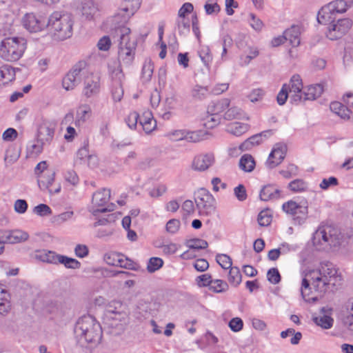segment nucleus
<instances>
[{"mask_svg":"<svg viewBox=\"0 0 353 353\" xmlns=\"http://www.w3.org/2000/svg\"><path fill=\"white\" fill-rule=\"evenodd\" d=\"M98 11L97 7L92 0L82 1L81 12L87 20H92Z\"/></svg>","mask_w":353,"mask_h":353,"instance_id":"obj_28","label":"nucleus"},{"mask_svg":"<svg viewBox=\"0 0 353 353\" xmlns=\"http://www.w3.org/2000/svg\"><path fill=\"white\" fill-rule=\"evenodd\" d=\"M330 110L342 119H348L350 117L348 108L340 102H332L330 103Z\"/></svg>","mask_w":353,"mask_h":353,"instance_id":"obj_36","label":"nucleus"},{"mask_svg":"<svg viewBox=\"0 0 353 353\" xmlns=\"http://www.w3.org/2000/svg\"><path fill=\"white\" fill-rule=\"evenodd\" d=\"M221 122V117L219 115L210 113L204 119V126L206 128L212 129L218 125Z\"/></svg>","mask_w":353,"mask_h":353,"instance_id":"obj_50","label":"nucleus"},{"mask_svg":"<svg viewBox=\"0 0 353 353\" xmlns=\"http://www.w3.org/2000/svg\"><path fill=\"white\" fill-rule=\"evenodd\" d=\"M142 0H124L120 12L124 21L129 19L139 9Z\"/></svg>","mask_w":353,"mask_h":353,"instance_id":"obj_21","label":"nucleus"},{"mask_svg":"<svg viewBox=\"0 0 353 353\" xmlns=\"http://www.w3.org/2000/svg\"><path fill=\"white\" fill-rule=\"evenodd\" d=\"M88 73L86 63L79 61L63 77L62 80L63 88L68 91L73 90L81 83L83 77L85 79Z\"/></svg>","mask_w":353,"mask_h":353,"instance_id":"obj_7","label":"nucleus"},{"mask_svg":"<svg viewBox=\"0 0 353 353\" xmlns=\"http://www.w3.org/2000/svg\"><path fill=\"white\" fill-rule=\"evenodd\" d=\"M259 196L260 199L265 201L278 199L281 196V191L273 185H266L261 189Z\"/></svg>","mask_w":353,"mask_h":353,"instance_id":"obj_24","label":"nucleus"},{"mask_svg":"<svg viewBox=\"0 0 353 353\" xmlns=\"http://www.w3.org/2000/svg\"><path fill=\"white\" fill-rule=\"evenodd\" d=\"M110 198V190L103 188L94 192L92 199V206L90 212L94 216L99 212H111L114 210V205L108 203Z\"/></svg>","mask_w":353,"mask_h":353,"instance_id":"obj_9","label":"nucleus"},{"mask_svg":"<svg viewBox=\"0 0 353 353\" xmlns=\"http://www.w3.org/2000/svg\"><path fill=\"white\" fill-rule=\"evenodd\" d=\"M353 5L352 0H335L332 1L326 6L322 7L319 11L317 20L319 23L325 24L331 19V14L333 13H344L349 8Z\"/></svg>","mask_w":353,"mask_h":353,"instance_id":"obj_6","label":"nucleus"},{"mask_svg":"<svg viewBox=\"0 0 353 353\" xmlns=\"http://www.w3.org/2000/svg\"><path fill=\"white\" fill-rule=\"evenodd\" d=\"M323 92V85L321 84L312 85L305 88L303 92L302 101L314 100L319 97Z\"/></svg>","mask_w":353,"mask_h":353,"instance_id":"obj_25","label":"nucleus"},{"mask_svg":"<svg viewBox=\"0 0 353 353\" xmlns=\"http://www.w3.org/2000/svg\"><path fill=\"white\" fill-rule=\"evenodd\" d=\"M131 45V48H119L118 58L119 63L122 62L126 65H130L133 62L137 47L136 44L132 43Z\"/></svg>","mask_w":353,"mask_h":353,"instance_id":"obj_22","label":"nucleus"},{"mask_svg":"<svg viewBox=\"0 0 353 353\" xmlns=\"http://www.w3.org/2000/svg\"><path fill=\"white\" fill-rule=\"evenodd\" d=\"M234 193L236 199L240 201H243L247 199V192L243 185L240 184L234 189Z\"/></svg>","mask_w":353,"mask_h":353,"instance_id":"obj_62","label":"nucleus"},{"mask_svg":"<svg viewBox=\"0 0 353 353\" xmlns=\"http://www.w3.org/2000/svg\"><path fill=\"white\" fill-rule=\"evenodd\" d=\"M61 254H57L52 251H44L39 255V259L48 263L58 264L59 263Z\"/></svg>","mask_w":353,"mask_h":353,"instance_id":"obj_40","label":"nucleus"},{"mask_svg":"<svg viewBox=\"0 0 353 353\" xmlns=\"http://www.w3.org/2000/svg\"><path fill=\"white\" fill-rule=\"evenodd\" d=\"M139 119H140V118L138 113L133 112L129 114L125 119V122L130 128L134 129L136 128Z\"/></svg>","mask_w":353,"mask_h":353,"instance_id":"obj_64","label":"nucleus"},{"mask_svg":"<svg viewBox=\"0 0 353 353\" xmlns=\"http://www.w3.org/2000/svg\"><path fill=\"white\" fill-rule=\"evenodd\" d=\"M288 92L290 94V99L294 103L302 101L303 99V83L298 74L292 77L289 83H287Z\"/></svg>","mask_w":353,"mask_h":353,"instance_id":"obj_18","label":"nucleus"},{"mask_svg":"<svg viewBox=\"0 0 353 353\" xmlns=\"http://www.w3.org/2000/svg\"><path fill=\"white\" fill-rule=\"evenodd\" d=\"M100 92V77L93 73H88L84 79L83 94L86 98L97 95Z\"/></svg>","mask_w":353,"mask_h":353,"instance_id":"obj_16","label":"nucleus"},{"mask_svg":"<svg viewBox=\"0 0 353 353\" xmlns=\"http://www.w3.org/2000/svg\"><path fill=\"white\" fill-rule=\"evenodd\" d=\"M112 36L114 42L118 43V48L132 47L134 43L137 46V39L131 36V30L126 26H119L114 30Z\"/></svg>","mask_w":353,"mask_h":353,"instance_id":"obj_14","label":"nucleus"},{"mask_svg":"<svg viewBox=\"0 0 353 353\" xmlns=\"http://www.w3.org/2000/svg\"><path fill=\"white\" fill-rule=\"evenodd\" d=\"M228 281L235 287L240 284L241 281V274L239 268H230L228 274Z\"/></svg>","mask_w":353,"mask_h":353,"instance_id":"obj_41","label":"nucleus"},{"mask_svg":"<svg viewBox=\"0 0 353 353\" xmlns=\"http://www.w3.org/2000/svg\"><path fill=\"white\" fill-rule=\"evenodd\" d=\"M239 168L245 172H252L256 165L255 161L251 154H245L239 160Z\"/></svg>","mask_w":353,"mask_h":353,"instance_id":"obj_33","label":"nucleus"},{"mask_svg":"<svg viewBox=\"0 0 353 353\" xmlns=\"http://www.w3.org/2000/svg\"><path fill=\"white\" fill-rule=\"evenodd\" d=\"M199 57L205 66L209 67L212 60V56L208 47H203L199 52Z\"/></svg>","mask_w":353,"mask_h":353,"instance_id":"obj_52","label":"nucleus"},{"mask_svg":"<svg viewBox=\"0 0 353 353\" xmlns=\"http://www.w3.org/2000/svg\"><path fill=\"white\" fill-rule=\"evenodd\" d=\"M140 124L143 130L147 133H150L156 128V121L153 119L151 112H145L139 119Z\"/></svg>","mask_w":353,"mask_h":353,"instance_id":"obj_32","label":"nucleus"},{"mask_svg":"<svg viewBox=\"0 0 353 353\" xmlns=\"http://www.w3.org/2000/svg\"><path fill=\"white\" fill-rule=\"evenodd\" d=\"M191 97L195 101H202L206 99L210 94L207 86L195 85L191 90Z\"/></svg>","mask_w":353,"mask_h":353,"instance_id":"obj_31","label":"nucleus"},{"mask_svg":"<svg viewBox=\"0 0 353 353\" xmlns=\"http://www.w3.org/2000/svg\"><path fill=\"white\" fill-rule=\"evenodd\" d=\"M181 223L179 219H172L166 224V231L171 234L176 233L180 228Z\"/></svg>","mask_w":353,"mask_h":353,"instance_id":"obj_60","label":"nucleus"},{"mask_svg":"<svg viewBox=\"0 0 353 353\" xmlns=\"http://www.w3.org/2000/svg\"><path fill=\"white\" fill-rule=\"evenodd\" d=\"M33 212L39 216H45L52 214L51 208L46 204H39L34 208Z\"/></svg>","mask_w":353,"mask_h":353,"instance_id":"obj_56","label":"nucleus"},{"mask_svg":"<svg viewBox=\"0 0 353 353\" xmlns=\"http://www.w3.org/2000/svg\"><path fill=\"white\" fill-rule=\"evenodd\" d=\"M288 88L287 86V83H285L283 85L280 92L276 97L277 103L280 105H284L288 97Z\"/></svg>","mask_w":353,"mask_h":353,"instance_id":"obj_59","label":"nucleus"},{"mask_svg":"<svg viewBox=\"0 0 353 353\" xmlns=\"http://www.w3.org/2000/svg\"><path fill=\"white\" fill-rule=\"evenodd\" d=\"M257 221L261 226H268L272 221V216L268 210H263L259 214Z\"/></svg>","mask_w":353,"mask_h":353,"instance_id":"obj_53","label":"nucleus"},{"mask_svg":"<svg viewBox=\"0 0 353 353\" xmlns=\"http://www.w3.org/2000/svg\"><path fill=\"white\" fill-rule=\"evenodd\" d=\"M128 316L123 310H119L118 313H113L112 307L105 313V322L111 329L110 332L114 335L121 334L127 324Z\"/></svg>","mask_w":353,"mask_h":353,"instance_id":"obj_10","label":"nucleus"},{"mask_svg":"<svg viewBox=\"0 0 353 353\" xmlns=\"http://www.w3.org/2000/svg\"><path fill=\"white\" fill-rule=\"evenodd\" d=\"M54 172H51L49 175H48L47 178H45L42 176H39L38 179V185L40 189L43 191L47 190L49 191L52 187V183L54 181Z\"/></svg>","mask_w":353,"mask_h":353,"instance_id":"obj_39","label":"nucleus"},{"mask_svg":"<svg viewBox=\"0 0 353 353\" xmlns=\"http://www.w3.org/2000/svg\"><path fill=\"white\" fill-rule=\"evenodd\" d=\"M306 276L312 280L313 288L320 292H325L330 285H339L341 280L338 270L330 262L321 263L319 270L310 271Z\"/></svg>","mask_w":353,"mask_h":353,"instance_id":"obj_2","label":"nucleus"},{"mask_svg":"<svg viewBox=\"0 0 353 353\" xmlns=\"http://www.w3.org/2000/svg\"><path fill=\"white\" fill-rule=\"evenodd\" d=\"M26 29L30 32H37L46 28V21L42 17H37L33 13L26 14L22 19Z\"/></svg>","mask_w":353,"mask_h":353,"instance_id":"obj_17","label":"nucleus"},{"mask_svg":"<svg viewBox=\"0 0 353 353\" xmlns=\"http://www.w3.org/2000/svg\"><path fill=\"white\" fill-rule=\"evenodd\" d=\"M341 234L339 229L333 225L325 224L319 226L313 234L314 245L336 247L340 245Z\"/></svg>","mask_w":353,"mask_h":353,"instance_id":"obj_5","label":"nucleus"},{"mask_svg":"<svg viewBox=\"0 0 353 353\" xmlns=\"http://www.w3.org/2000/svg\"><path fill=\"white\" fill-rule=\"evenodd\" d=\"M154 70V66L150 61H145L142 68L141 77L144 82L150 81Z\"/></svg>","mask_w":353,"mask_h":353,"instance_id":"obj_45","label":"nucleus"},{"mask_svg":"<svg viewBox=\"0 0 353 353\" xmlns=\"http://www.w3.org/2000/svg\"><path fill=\"white\" fill-rule=\"evenodd\" d=\"M288 188L293 192H302L307 190L308 185L303 179H297L290 182Z\"/></svg>","mask_w":353,"mask_h":353,"instance_id":"obj_37","label":"nucleus"},{"mask_svg":"<svg viewBox=\"0 0 353 353\" xmlns=\"http://www.w3.org/2000/svg\"><path fill=\"white\" fill-rule=\"evenodd\" d=\"M3 69V77L8 81H12L15 78L14 68L12 66L5 64L2 65Z\"/></svg>","mask_w":353,"mask_h":353,"instance_id":"obj_61","label":"nucleus"},{"mask_svg":"<svg viewBox=\"0 0 353 353\" xmlns=\"http://www.w3.org/2000/svg\"><path fill=\"white\" fill-rule=\"evenodd\" d=\"M187 246L192 250H203L208 248V243L203 239H193L188 241Z\"/></svg>","mask_w":353,"mask_h":353,"instance_id":"obj_47","label":"nucleus"},{"mask_svg":"<svg viewBox=\"0 0 353 353\" xmlns=\"http://www.w3.org/2000/svg\"><path fill=\"white\" fill-rule=\"evenodd\" d=\"M74 334L81 346L88 345L90 347L97 346L102 339V329L96 319L90 315L79 319L74 326Z\"/></svg>","mask_w":353,"mask_h":353,"instance_id":"obj_1","label":"nucleus"},{"mask_svg":"<svg viewBox=\"0 0 353 353\" xmlns=\"http://www.w3.org/2000/svg\"><path fill=\"white\" fill-rule=\"evenodd\" d=\"M90 154L88 146L84 145L77 151L76 161L79 162L80 164H85V161Z\"/></svg>","mask_w":353,"mask_h":353,"instance_id":"obj_54","label":"nucleus"},{"mask_svg":"<svg viewBox=\"0 0 353 353\" xmlns=\"http://www.w3.org/2000/svg\"><path fill=\"white\" fill-rule=\"evenodd\" d=\"M123 93L124 92L122 83H119L118 81H116V83H112L111 94L114 101H120L123 97Z\"/></svg>","mask_w":353,"mask_h":353,"instance_id":"obj_44","label":"nucleus"},{"mask_svg":"<svg viewBox=\"0 0 353 353\" xmlns=\"http://www.w3.org/2000/svg\"><path fill=\"white\" fill-rule=\"evenodd\" d=\"M26 40L23 37H7L0 43V57L7 61H18L26 49Z\"/></svg>","mask_w":353,"mask_h":353,"instance_id":"obj_4","label":"nucleus"},{"mask_svg":"<svg viewBox=\"0 0 353 353\" xmlns=\"http://www.w3.org/2000/svg\"><path fill=\"white\" fill-rule=\"evenodd\" d=\"M73 19L71 14L55 11L49 17L46 28L54 40L63 41L72 34Z\"/></svg>","mask_w":353,"mask_h":353,"instance_id":"obj_3","label":"nucleus"},{"mask_svg":"<svg viewBox=\"0 0 353 353\" xmlns=\"http://www.w3.org/2000/svg\"><path fill=\"white\" fill-rule=\"evenodd\" d=\"M243 322L241 319L235 317L229 322V327L233 332H237L243 329Z\"/></svg>","mask_w":353,"mask_h":353,"instance_id":"obj_63","label":"nucleus"},{"mask_svg":"<svg viewBox=\"0 0 353 353\" xmlns=\"http://www.w3.org/2000/svg\"><path fill=\"white\" fill-rule=\"evenodd\" d=\"M121 254L118 252H109L104 255V261L110 265L117 266V262L119 261Z\"/></svg>","mask_w":353,"mask_h":353,"instance_id":"obj_57","label":"nucleus"},{"mask_svg":"<svg viewBox=\"0 0 353 353\" xmlns=\"http://www.w3.org/2000/svg\"><path fill=\"white\" fill-rule=\"evenodd\" d=\"M352 26V21L349 18H343L333 21L328 27L327 37L330 40H336L348 32Z\"/></svg>","mask_w":353,"mask_h":353,"instance_id":"obj_12","label":"nucleus"},{"mask_svg":"<svg viewBox=\"0 0 353 353\" xmlns=\"http://www.w3.org/2000/svg\"><path fill=\"white\" fill-rule=\"evenodd\" d=\"M59 263L63 264L66 268L79 269L81 267V263L75 259L61 255Z\"/></svg>","mask_w":353,"mask_h":353,"instance_id":"obj_43","label":"nucleus"},{"mask_svg":"<svg viewBox=\"0 0 353 353\" xmlns=\"http://www.w3.org/2000/svg\"><path fill=\"white\" fill-rule=\"evenodd\" d=\"M332 308L328 306L323 307L318 316L313 317L314 322L323 329H330L332 327L334 319L331 317Z\"/></svg>","mask_w":353,"mask_h":353,"instance_id":"obj_20","label":"nucleus"},{"mask_svg":"<svg viewBox=\"0 0 353 353\" xmlns=\"http://www.w3.org/2000/svg\"><path fill=\"white\" fill-rule=\"evenodd\" d=\"M263 141L261 134H256L246 139L239 146V150L241 152L250 150L253 146L260 144Z\"/></svg>","mask_w":353,"mask_h":353,"instance_id":"obj_35","label":"nucleus"},{"mask_svg":"<svg viewBox=\"0 0 353 353\" xmlns=\"http://www.w3.org/2000/svg\"><path fill=\"white\" fill-rule=\"evenodd\" d=\"M249 130V125L241 122H232L226 125V132L236 137L245 133Z\"/></svg>","mask_w":353,"mask_h":353,"instance_id":"obj_26","label":"nucleus"},{"mask_svg":"<svg viewBox=\"0 0 353 353\" xmlns=\"http://www.w3.org/2000/svg\"><path fill=\"white\" fill-rule=\"evenodd\" d=\"M215 162L214 154L212 152L201 153L196 155L191 163L190 168L194 171L205 172Z\"/></svg>","mask_w":353,"mask_h":353,"instance_id":"obj_15","label":"nucleus"},{"mask_svg":"<svg viewBox=\"0 0 353 353\" xmlns=\"http://www.w3.org/2000/svg\"><path fill=\"white\" fill-rule=\"evenodd\" d=\"M290 335H293L290 339V343L292 345L298 344L302 337L301 333L299 332H295V330L293 328H288V330L281 332V337L283 339H285Z\"/></svg>","mask_w":353,"mask_h":353,"instance_id":"obj_42","label":"nucleus"},{"mask_svg":"<svg viewBox=\"0 0 353 353\" xmlns=\"http://www.w3.org/2000/svg\"><path fill=\"white\" fill-rule=\"evenodd\" d=\"M8 243H19L28 239V234L21 230H8Z\"/></svg>","mask_w":353,"mask_h":353,"instance_id":"obj_29","label":"nucleus"},{"mask_svg":"<svg viewBox=\"0 0 353 353\" xmlns=\"http://www.w3.org/2000/svg\"><path fill=\"white\" fill-rule=\"evenodd\" d=\"M284 212L292 216L295 223L302 224L307 217V206L300 205L293 201H289L283 204Z\"/></svg>","mask_w":353,"mask_h":353,"instance_id":"obj_13","label":"nucleus"},{"mask_svg":"<svg viewBox=\"0 0 353 353\" xmlns=\"http://www.w3.org/2000/svg\"><path fill=\"white\" fill-rule=\"evenodd\" d=\"M287 151V147L282 143H277L273 148L266 161L269 168H274L279 165L284 159Z\"/></svg>","mask_w":353,"mask_h":353,"instance_id":"obj_19","label":"nucleus"},{"mask_svg":"<svg viewBox=\"0 0 353 353\" xmlns=\"http://www.w3.org/2000/svg\"><path fill=\"white\" fill-rule=\"evenodd\" d=\"M230 103V99L227 98L222 99L210 105L208 108V112L219 115L220 113L225 111L229 107Z\"/></svg>","mask_w":353,"mask_h":353,"instance_id":"obj_30","label":"nucleus"},{"mask_svg":"<svg viewBox=\"0 0 353 353\" xmlns=\"http://www.w3.org/2000/svg\"><path fill=\"white\" fill-rule=\"evenodd\" d=\"M286 41H289L293 47H297L301 42L300 35L301 33V27L297 25H293L290 28L284 31Z\"/></svg>","mask_w":353,"mask_h":353,"instance_id":"obj_23","label":"nucleus"},{"mask_svg":"<svg viewBox=\"0 0 353 353\" xmlns=\"http://www.w3.org/2000/svg\"><path fill=\"white\" fill-rule=\"evenodd\" d=\"M268 280L272 284H277L281 281V275L276 268H272L268 271Z\"/></svg>","mask_w":353,"mask_h":353,"instance_id":"obj_58","label":"nucleus"},{"mask_svg":"<svg viewBox=\"0 0 353 353\" xmlns=\"http://www.w3.org/2000/svg\"><path fill=\"white\" fill-rule=\"evenodd\" d=\"M65 181L69 184L75 186L79 183V179L76 172L69 170L64 173Z\"/></svg>","mask_w":353,"mask_h":353,"instance_id":"obj_55","label":"nucleus"},{"mask_svg":"<svg viewBox=\"0 0 353 353\" xmlns=\"http://www.w3.org/2000/svg\"><path fill=\"white\" fill-rule=\"evenodd\" d=\"M195 203L201 216H210L215 212L216 200L205 188L199 189L196 193Z\"/></svg>","mask_w":353,"mask_h":353,"instance_id":"obj_8","label":"nucleus"},{"mask_svg":"<svg viewBox=\"0 0 353 353\" xmlns=\"http://www.w3.org/2000/svg\"><path fill=\"white\" fill-rule=\"evenodd\" d=\"M210 289L214 292L221 293L228 289V285L225 281L220 279L212 280L210 284Z\"/></svg>","mask_w":353,"mask_h":353,"instance_id":"obj_46","label":"nucleus"},{"mask_svg":"<svg viewBox=\"0 0 353 353\" xmlns=\"http://www.w3.org/2000/svg\"><path fill=\"white\" fill-rule=\"evenodd\" d=\"M243 110L238 107H232L224 114V119L226 120L241 119L245 117Z\"/></svg>","mask_w":353,"mask_h":353,"instance_id":"obj_38","label":"nucleus"},{"mask_svg":"<svg viewBox=\"0 0 353 353\" xmlns=\"http://www.w3.org/2000/svg\"><path fill=\"white\" fill-rule=\"evenodd\" d=\"M163 265V261L159 257H152L150 259L148 265L147 270L150 273H153L157 270H159Z\"/></svg>","mask_w":353,"mask_h":353,"instance_id":"obj_48","label":"nucleus"},{"mask_svg":"<svg viewBox=\"0 0 353 353\" xmlns=\"http://www.w3.org/2000/svg\"><path fill=\"white\" fill-rule=\"evenodd\" d=\"M110 75L112 78V83L118 81L122 83L125 79L124 74L123 73L121 64L119 62H113L108 65Z\"/></svg>","mask_w":353,"mask_h":353,"instance_id":"obj_27","label":"nucleus"},{"mask_svg":"<svg viewBox=\"0 0 353 353\" xmlns=\"http://www.w3.org/2000/svg\"><path fill=\"white\" fill-rule=\"evenodd\" d=\"M206 134L203 131H193L188 132L185 137V140L189 142L196 143L205 139Z\"/></svg>","mask_w":353,"mask_h":353,"instance_id":"obj_49","label":"nucleus"},{"mask_svg":"<svg viewBox=\"0 0 353 353\" xmlns=\"http://www.w3.org/2000/svg\"><path fill=\"white\" fill-rule=\"evenodd\" d=\"M91 109L88 105L79 106L77 109L75 123L77 125L83 124L90 117Z\"/></svg>","mask_w":353,"mask_h":353,"instance_id":"obj_34","label":"nucleus"},{"mask_svg":"<svg viewBox=\"0 0 353 353\" xmlns=\"http://www.w3.org/2000/svg\"><path fill=\"white\" fill-rule=\"evenodd\" d=\"M216 261L223 269H229L232 268V259L227 254H218L216 256Z\"/></svg>","mask_w":353,"mask_h":353,"instance_id":"obj_51","label":"nucleus"},{"mask_svg":"<svg viewBox=\"0 0 353 353\" xmlns=\"http://www.w3.org/2000/svg\"><path fill=\"white\" fill-rule=\"evenodd\" d=\"M55 125L54 123L46 120L43 121L39 125L37 131V141L41 145H32V148L37 149V152L41 151L43 145L50 143L54 137Z\"/></svg>","mask_w":353,"mask_h":353,"instance_id":"obj_11","label":"nucleus"}]
</instances>
